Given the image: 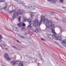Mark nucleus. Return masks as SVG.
Instances as JSON below:
<instances>
[{"mask_svg": "<svg viewBox=\"0 0 66 66\" xmlns=\"http://www.w3.org/2000/svg\"><path fill=\"white\" fill-rule=\"evenodd\" d=\"M42 19H41V21H40L39 23L38 21V20L37 19H36L35 20V21L34 22L33 24L31 23L29 25L32 28V27H34L36 28H37L38 27V26H40V24H41V23H42Z\"/></svg>", "mask_w": 66, "mask_h": 66, "instance_id": "nucleus-1", "label": "nucleus"}, {"mask_svg": "<svg viewBox=\"0 0 66 66\" xmlns=\"http://www.w3.org/2000/svg\"><path fill=\"white\" fill-rule=\"evenodd\" d=\"M24 13L23 11L22 10L21 11L20 10H18L16 13L15 12L13 14V16H12V18H13V20L14 19V18L17 17L19 15V14H21L22 13Z\"/></svg>", "mask_w": 66, "mask_h": 66, "instance_id": "nucleus-2", "label": "nucleus"}, {"mask_svg": "<svg viewBox=\"0 0 66 66\" xmlns=\"http://www.w3.org/2000/svg\"><path fill=\"white\" fill-rule=\"evenodd\" d=\"M42 19V20H41V23L43 22L42 20L44 19L43 23L45 25L47 26V24L48 23V20L47 19H45V16L44 15H42L41 16V21H41V19Z\"/></svg>", "mask_w": 66, "mask_h": 66, "instance_id": "nucleus-3", "label": "nucleus"}, {"mask_svg": "<svg viewBox=\"0 0 66 66\" xmlns=\"http://www.w3.org/2000/svg\"><path fill=\"white\" fill-rule=\"evenodd\" d=\"M48 25H46V30H49V28L50 27H51V26L53 24H52V21L51 20H50L48 22V23L47 24Z\"/></svg>", "mask_w": 66, "mask_h": 66, "instance_id": "nucleus-4", "label": "nucleus"}, {"mask_svg": "<svg viewBox=\"0 0 66 66\" xmlns=\"http://www.w3.org/2000/svg\"><path fill=\"white\" fill-rule=\"evenodd\" d=\"M47 35L48 36V37L49 38H53L54 39H57V36L55 35H51V34H47Z\"/></svg>", "mask_w": 66, "mask_h": 66, "instance_id": "nucleus-5", "label": "nucleus"}, {"mask_svg": "<svg viewBox=\"0 0 66 66\" xmlns=\"http://www.w3.org/2000/svg\"><path fill=\"white\" fill-rule=\"evenodd\" d=\"M26 6L27 7H28L31 10H33L35 9V6H34L32 4L29 5L28 6Z\"/></svg>", "mask_w": 66, "mask_h": 66, "instance_id": "nucleus-6", "label": "nucleus"}, {"mask_svg": "<svg viewBox=\"0 0 66 66\" xmlns=\"http://www.w3.org/2000/svg\"><path fill=\"white\" fill-rule=\"evenodd\" d=\"M4 57L6 59V60L8 61H10L11 60V59L9 58V55L7 53H6L4 54Z\"/></svg>", "mask_w": 66, "mask_h": 66, "instance_id": "nucleus-7", "label": "nucleus"}, {"mask_svg": "<svg viewBox=\"0 0 66 66\" xmlns=\"http://www.w3.org/2000/svg\"><path fill=\"white\" fill-rule=\"evenodd\" d=\"M54 24L52 25L50 27V29L51 30H52V33H53V34H56V32H55V31H54V29H53L54 28Z\"/></svg>", "mask_w": 66, "mask_h": 66, "instance_id": "nucleus-8", "label": "nucleus"}, {"mask_svg": "<svg viewBox=\"0 0 66 66\" xmlns=\"http://www.w3.org/2000/svg\"><path fill=\"white\" fill-rule=\"evenodd\" d=\"M12 28L14 31H15L16 32H19V29H18V28H17L15 26H13L12 27Z\"/></svg>", "mask_w": 66, "mask_h": 66, "instance_id": "nucleus-9", "label": "nucleus"}, {"mask_svg": "<svg viewBox=\"0 0 66 66\" xmlns=\"http://www.w3.org/2000/svg\"><path fill=\"white\" fill-rule=\"evenodd\" d=\"M38 53L39 55V56L40 58V59L43 62H44V60H43V56H42L41 55H40V52L38 51Z\"/></svg>", "mask_w": 66, "mask_h": 66, "instance_id": "nucleus-10", "label": "nucleus"}, {"mask_svg": "<svg viewBox=\"0 0 66 66\" xmlns=\"http://www.w3.org/2000/svg\"><path fill=\"white\" fill-rule=\"evenodd\" d=\"M57 39H55V40H60V41L62 40V37H61V36H58V37L57 36Z\"/></svg>", "mask_w": 66, "mask_h": 66, "instance_id": "nucleus-11", "label": "nucleus"}, {"mask_svg": "<svg viewBox=\"0 0 66 66\" xmlns=\"http://www.w3.org/2000/svg\"><path fill=\"white\" fill-rule=\"evenodd\" d=\"M61 44L63 45L64 47H66V39L64 40L63 42H61Z\"/></svg>", "mask_w": 66, "mask_h": 66, "instance_id": "nucleus-12", "label": "nucleus"}, {"mask_svg": "<svg viewBox=\"0 0 66 66\" xmlns=\"http://www.w3.org/2000/svg\"><path fill=\"white\" fill-rule=\"evenodd\" d=\"M28 20V19L26 17H23L22 19V21L23 22H26V21H27Z\"/></svg>", "mask_w": 66, "mask_h": 66, "instance_id": "nucleus-13", "label": "nucleus"}, {"mask_svg": "<svg viewBox=\"0 0 66 66\" xmlns=\"http://www.w3.org/2000/svg\"><path fill=\"white\" fill-rule=\"evenodd\" d=\"M10 63L11 65H13L14 66H15L16 64V62H15L13 61H11Z\"/></svg>", "mask_w": 66, "mask_h": 66, "instance_id": "nucleus-14", "label": "nucleus"}, {"mask_svg": "<svg viewBox=\"0 0 66 66\" xmlns=\"http://www.w3.org/2000/svg\"><path fill=\"white\" fill-rule=\"evenodd\" d=\"M17 26H18V27H19V28L21 27H22V22L19 23L17 24Z\"/></svg>", "mask_w": 66, "mask_h": 66, "instance_id": "nucleus-15", "label": "nucleus"}, {"mask_svg": "<svg viewBox=\"0 0 66 66\" xmlns=\"http://www.w3.org/2000/svg\"><path fill=\"white\" fill-rule=\"evenodd\" d=\"M30 16L31 18H33L34 17L35 14L33 12H31L30 13Z\"/></svg>", "mask_w": 66, "mask_h": 66, "instance_id": "nucleus-16", "label": "nucleus"}, {"mask_svg": "<svg viewBox=\"0 0 66 66\" xmlns=\"http://www.w3.org/2000/svg\"><path fill=\"white\" fill-rule=\"evenodd\" d=\"M48 1H51L52 2V3H54L56 1V0H47Z\"/></svg>", "mask_w": 66, "mask_h": 66, "instance_id": "nucleus-17", "label": "nucleus"}, {"mask_svg": "<svg viewBox=\"0 0 66 66\" xmlns=\"http://www.w3.org/2000/svg\"><path fill=\"white\" fill-rule=\"evenodd\" d=\"M40 30L38 28H36L35 31L36 33H39Z\"/></svg>", "mask_w": 66, "mask_h": 66, "instance_id": "nucleus-18", "label": "nucleus"}, {"mask_svg": "<svg viewBox=\"0 0 66 66\" xmlns=\"http://www.w3.org/2000/svg\"><path fill=\"white\" fill-rule=\"evenodd\" d=\"M15 63L16 64V63H17V64L18 65H19L20 64H21V63L20 62V61H16L15 62Z\"/></svg>", "mask_w": 66, "mask_h": 66, "instance_id": "nucleus-19", "label": "nucleus"}, {"mask_svg": "<svg viewBox=\"0 0 66 66\" xmlns=\"http://www.w3.org/2000/svg\"><path fill=\"white\" fill-rule=\"evenodd\" d=\"M16 10H12V11H11L9 12L10 14H11V13H16Z\"/></svg>", "mask_w": 66, "mask_h": 66, "instance_id": "nucleus-20", "label": "nucleus"}, {"mask_svg": "<svg viewBox=\"0 0 66 66\" xmlns=\"http://www.w3.org/2000/svg\"><path fill=\"white\" fill-rule=\"evenodd\" d=\"M27 29L29 30H31V29H32L33 28H32V26H31L30 25H29V26L27 27Z\"/></svg>", "mask_w": 66, "mask_h": 66, "instance_id": "nucleus-21", "label": "nucleus"}, {"mask_svg": "<svg viewBox=\"0 0 66 66\" xmlns=\"http://www.w3.org/2000/svg\"><path fill=\"white\" fill-rule=\"evenodd\" d=\"M27 21L29 23V24L30 23H31L32 22V20H31V19H27Z\"/></svg>", "mask_w": 66, "mask_h": 66, "instance_id": "nucleus-22", "label": "nucleus"}, {"mask_svg": "<svg viewBox=\"0 0 66 66\" xmlns=\"http://www.w3.org/2000/svg\"><path fill=\"white\" fill-rule=\"evenodd\" d=\"M18 21L19 22H20V20L21 19V16H19L18 18Z\"/></svg>", "mask_w": 66, "mask_h": 66, "instance_id": "nucleus-23", "label": "nucleus"}, {"mask_svg": "<svg viewBox=\"0 0 66 66\" xmlns=\"http://www.w3.org/2000/svg\"><path fill=\"white\" fill-rule=\"evenodd\" d=\"M60 29L61 30V31L60 32V33H61V34H62V32L64 31V30L63 29H62V28H61V27H60Z\"/></svg>", "mask_w": 66, "mask_h": 66, "instance_id": "nucleus-24", "label": "nucleus"}, {"mask_svg": "<svg viewBox=\"0 0 66 66\" xmlns=\"http://www.w3.org/2000/svg\"><path fill=\"white\" fill-rule=\"evenodd\" d=\"M20 47H18L16 48V49H17V50H21L20 49Z\"/></svg>", "mask_w": 66, "mask_h": 66, "instance_id": "nucleus-25", "label": "nucleus"}, {"mask_svg": "<svg viewBox=\"0 0 66 66\" xmlns=\"http://www.w3.org/2000/svg\"><path fill=\"white\" fill-rule=\"evenodd\" d=\"M25 27V26H26V24L25 23H24L22 22V27Z\"/></svg>", "mask_w": 66, "mask_h": 66, "instance_id": "nucleus-26", "label": "nucleus"}, {"mask_svg": "<svg viewBox=\"0 0 66 66\" xmlns=\"http://www.w3.org/2000/svg\"><path fill=\"white\" fill-rule=\"evenodd\" d=\"M64 1V0H61L59 1V2L60 3H63V1Z\"/></svg>", "mask_w": 66, "mask_h": 66, "instance_id": "nucleus-27", "label": "nucleus"}, {"mask_svg": "<svg viewBox=\"0 0 66 66\" xmlns=\"http://www.w3.org/2000/svg\"><path fill=\"white\" fill-rule=\"evenodd\" d=\"M6 5L4 7V9L5 10H6Z\"/></svg>", "mask_w": 66, "mask_h": 66, "instance_id": "nucleus-28", "label": "nucleus"}, {"mask_svg": "<svg viewBox=\"0 0 66 66\" xmlns=\"http://www.w3.org/2000/svg\"><path fill=\"white\" fill-rule=\"evenodd\" d=\"M21 64H19L18 66H23V64L22 63H21Z\"/></svg>", "mask_w": 66, "mask_h": 66, "instance_id": "nucleus-29", "label": "nucleus"}, {"mask_svg": "<svg viewBox=\"0 0 66 66\" xmlns=\"http://www.w3.org/2000/svg\"><path fill=\"white\" fill-rule=\"evenodd\" d=\"M19 3L20 4H21V3H22V2L20 0H19Z\"/></svg>", "mask_w": 66, "mask_h": 66, "instance_id": "nucleus-30", "label": "nucleus"}, {"mask_svg": "<svg viewBox=\"0 0 66 66\" xmlns=\"http://www.w3.org/2000/svg\"><path fill=\"white\" fill-rule=\"evenodd\" d=\"M63 22H66V19H63Z\"/></svg>", "mask_w": 66, "mask_h": 66, "instance_id": "nucleus-31", "label": "nucleus"}, {"mask_svg": "<svg viewBox=\"0 0 66 66\" xmlns=\"http://www.w3.org/2000/svg\"><path fill=\"white\" fill-rule=\"evenodd\" d=\"M4 2V0H0V2Z\"/></svg>", "mask_w": 66, "mask_h": 66, "instance_id": "nucleus-32", "label": "nucleus"}, {"mask_svg": "<svg viewBox=\"0 0 66 66\" xmlns=\"http://www.w3.org/2000/svg\"><path fill=\"white\" fill-rule=\"evenodd\" d=\"M54 12H52L50 13V14H52H52H53V15H55V14H54Z\"/></svg>", "mask_w": 66, "mask_h": 66, "instance_id": "nucleus-33", "label": "nucleus"}, {"mask_svg": "<svg viewBox=\"0 0 66 66\" xmlns=\"http://www.w3.org/2000/svg\"><path fill=\"white\" fill-rule=\"evenodd\" d=\"M12 47H13V48H14L15 49H16V46H12Z\"/></svg>", "mask_w": 66, "mask_h": 66, "instance_id": "nucleus-34", "label": "nucleus"}, {"mask_svg": "<svg viewBox=\"0 0 66 66\" xmlns=\"http://www.w3.org/2000/svg\"><path fill=\"white\" fill-rule=\"evenodd\" d=\"M27 34H28L27 32H25L24 34V35H27Z\"/></svg>", "mask_w": 66, "mask_h": 66, "instance_id": "nucleus-35", "label": "nucleus"}, {"mask_svg": "<svg viewBox=\"0 0 66 66\" xmlns=\"http://www.w3.org/2000/svg\"><path fill=\"white\" fill-rule=\"evenodd\" d=\"M2 9H3V7H2L0 6V10H2Z\"/></svg>", "mask_w": 66, "mask_h": 66, "instance_id": "nucleus-36", "label": "nucleus"}, {"mask_svg": "<svg viewBox=\"0 0 66 66\" xmlns=\"http://www.w3.org/2000/svg\"><path fill=\"white\" fill-rule=\"evenodd\" d=\"M2 38V36H1V35H0V39H1Z\"/></svg>", "mask_w": 66, "mask_h": 66, "instance_id": "nucleus-37", "label": "nucleus"}, {"mask_svg": "<svg viewBox=\"0 0 66 66\" xmlns=\"http://www.w3.org/2000/svg\"><path fill=\"white\" fill-rule=\"evenodd\" d=\"M21 37L23 39V38H24V37L22 36H21Z\"/></svg>", "mask_w": 66, "mask_h": 66, "instance_id": "nucleus-38", "label": "nucleus"}, {"mask_svg": "<svg viewBox=\"0 0 66 66\" xmlns=\"http://www.w3.org/2000/svg\"><path fill=\"white\" fill-rule=\"evenodd\" d=\"M41 40H43V41H44V39H43V38H41Z\"/></svg>", "mask_w": 66, "mask_h": 66, "instance_id": "nucleus-39", "label": "nucleus"}, {"mask_svg": "<svg viewBox=\"0 0 66 66\" xmlns=\"http://www.w3.org/2000/svg\"><path fill=\"white\" fill-rule=\"evenodd\" d=\"M29 57L30 58V59H33V58L32 57V56H30Z\"/></svg>", "mask_w": 66, "mask_h": 66, "instance_id": "nucleus-40", "label": "nucleus"}, {"mask_svg": "<svg viewBox=\"0 0 66 66\" xmlns=\"http://www.w3.org/2000/svg\"><path fill=\"white\" fill-rule=\"evenodd\" d=\"M14 1H15V2H17L18 1V0H14Z\"/></svg>", "mask_w": 66, "mask_h": 66, "instance_id": "nucleus-41", "label": "nucleus"}, {"mask_svg": "<svg viewBox=\"0 0 66 66\" xmlns=\"http://www.w3.org/2000/svg\"><path fill=\"white\" fill-rule=\"evenodd\" d=\"M22 5H24V2H22Z\"/></svg>", "mask_w": 66, "mask_h": 66, "instance_id": "nucleus-42", "label": "nucleus"}, {"mask_svg": "<svg viewBox=\"0 0 66 66\" xmlns=\"http://www.w3.org/2000/svg\"><path fill=\"white\" fill-rule=\"evenodd\" d=\"M59 47H61V48H63V47H62V46H61L60 45L59 46Z\"/></svg>", "mask_w": 66, "mask_h": 66, "instance_id": "nucleus-43", "label": "nucleus"}, {"mask_svg": "<svg viewBox=\"0 0 66 66\" xmlns=\"http://www.w3.org/2000/svg\"><path fill=\"white\" fill-rule=\"evenodd\" d=\"M55 44H57V43L56 42H55Z\"/></svg>", "mask_w": 66, "mask_h": 66, "instance_id": "nucleus-44", "label": "nucleus"}, {"mask_svg": "<svg viewBox=\"0 0 66 66\" xmlns=\"http://www.w3.org/2000/svg\"><path fill=\"white\" fill-rule=\"evenodd\" d=\"M1 39H0V43H1Z\"/></svg>", "mask_w": 66, "mask_h": 66, "instance_id": "nucleus-45", "label": "nucleus"}, {"mask_svg": "<svg viewBox=\"0 0 66 66\" xmlns=\"http://www.w3.org/2000/svg\"><path fill=\"white\" fill-rule=\"evenodd\" d=\"M17 42H18L19 43V41L18 40H17Z\"/></svg>", "mask_w": 66, "mask_h": 66, "instance_id": "nucleus-46", "label": "nucleus"}, {"mask_svg": "<svg viewBox=\"0 0 66 66\" xmlns=\"http://www.w3.org/2000/svg\"><path fill=\"white\" fill-rule=\"evenodd\" d=\"M3 49H4V48L3 47V50H4Z\"/></svg>", "mask_w": 66, "mask_h": 66, "instance_id": "nucleus-47", "label": "nucleus"}, {"mask_svg": "<svg viewBox=\"0 0 66 66\" xmlns=\"http://www.w3.org/2000/svg\"><path fill=\"white\" fill-rule=\"evenodd\" d=\"M6 50H7V49H6Z\"/></svg>", "mask_w": 66, "mask_h": 66, "instance_id": "nucleus-48", "label": "nucleus"}, {"mask_svg": "<svg viewBox=\"0 0 66 66\" xmlns=\"http://www.w3.org/2000/svg\"><path fill=\"white\" fill-rule=\"evenodd\" d=\"M21 31L22 30V29H21Z\"/></svg>", "mask_w": 66, "mask_h": 66, "instance_id": "nucleus-49", "label": "nucleus"}, {"mask_svg": "<svg viewBox=\"0 0 66 66\" xmlns=\"http://www.w3.org/2000/svg\"><path fill=\"white\" fill-rule=\"evenodd\" d=\"M38 64H40V63H38Z\"/></svg>", "mask_w": 66, "mask_h": 66, "instance_id": "nucleus-50", "label": "nucleus"}, {"mask_svg": "<svg viewBox=\"0 0 66 66\" xmlns=\"http://www.w3.org/2000/svg\"><path fill=\"white\" fill-rule=\"evenodd\" d=\"M2 66H4V65H2Z\"/></svg>", "mask_w": 66, "mask_h": 66, "instance_id": "nucleus-51", "label": "nucleus"}, {"mask_svg": "<svg viewBox=\"0 0 66 66\" xmlns=\"http://www.w3.org/2000/svg\"><path fill=\"white\" fill-rule=\"evenodd\" d=\"M35 62H36V61H35Z\"/></svg>", "mask_w": 66, "mask_h": 66, "instance_id": "nucleus-52", "label": "nucleus"}, {"mask_svg": "<svg viewBox=\"0 0 66 66\" xmlns=\"http://www.w3.org/2000/svg\"><path fill=\"white\" fill-rule=\"evenodd\" d=\"M26 9H28V8H26Z\"/></svg>", "mask_w": 66, "mask_h": 66, "instance_id": "nucleus-53", "label": "nucleus"}, {"mask_svg": "<svg viewBox=\"0 0 66 66\" xmlns=\"http://www.w3.org/2000/svg\"><path fill=\"white\" fill-rule=\"evenodd\" d=\"M14 0V1H15V0Z\"/></svg>", "mask_w": 66, "mask_h": 66, "instance_id": "nucleus-54", "label": "nucleus"}, {"mask_svg": "<svg viewBox=\"0 0 66 66\" xmlns=\"http://www.w3.org/2000/svg\"><path fill=\"white\" fill-rule=\"evenodd\" d=\"M64 8H65L64 7Z\"/></svg>", "mask_w": 66, "mask_h": 66, "instance_id": "nucleus-55", "label": "nucleus"}]
</instances>
